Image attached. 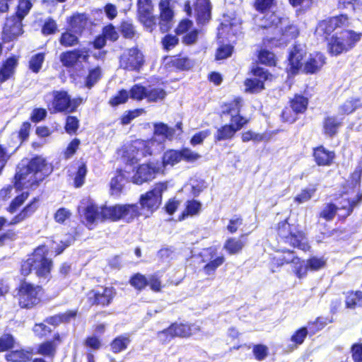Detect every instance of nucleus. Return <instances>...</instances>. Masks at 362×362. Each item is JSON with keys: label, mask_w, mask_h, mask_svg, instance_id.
<instances>
[{"label": "nucleus", "mask_w": 362, "mask_h": 362, "mask_svg": "<svg viewBox=\"0 0 362 362\" xmlns=\"http://www.w3.org/2000/svg\"><path fill=\"white\" fill-rule=\"evenodd\" d=\"M201 157L202 156L199 153L188 147H182L180 149L170 148L163 153L161 157V163L165 168L168 166L173 167L181 161L187 163H194L199 160Z\"/></svg>", "instance_id": "13"}, {"label": "nucleus", "mask_w": 362, "mask_h": 362, "mask_svg": "<svg viewBox=\"0 0 362 362\" xmlns=\"http://www.w3.org/2000/svg\"><path fill=\"white\" fill-rule=\"evenodd\" d=\"M137 18L139 22L149 32L157 26L156 16L153 15V5L151 0H137Z\"/></svg>", "instance_id": "16"}, {"label": "nucleus", "mask_w": 362, "mask_h": 362, "mask_svg": "<svg viewBox=\"0 0 362 362\" xmlns=\"http://www.w3.org/2000/svg\"><path fill=\"white\" fill-rule=\"evenodd\" d=\"M349 352L353 362H362V341L359 339L357 342L351 344Z\"/></svg>", "instance_id": "64"}, {"label": "nucleus", "mask_w": 362, "mask_h": 362, "mask_svg": "<svg viewBox=\"0 0 362 362\" xmlns=\"http://www.w3.org/2000/svg\"><path fill=\"white\" fill-rule=\"evenodd\" d=\"M247 236V233H242L238 238L235 237L227 238L223 244V249L229 255L240 253L246 244Z\"/></svg>", "instance_id": "35"}, {"label": "nucleus", "mask_w": 362, "mask_h": 362, "mask_svg": "<svg viewBox=\"0 0 362 362\" xmlns=\"http://www.w3.org/2000/svg\"><path fill=\"white\" fill-rule=\"evenodd\" d=\"M62 341V337L61 334L56 332L52 339L45 340L39 344L35 354L53 359L56 356L57 346Z\"/></svg>", "instance_id": "27"}, {"label": "nucleus", "mask_w": 362, "mask_h": 362, "mask_svg": "<svg viewBox=\"0 0 362 362\" xmlns=\"http://www.w3.org/2000/svg\"><path fill=\"white\" fill-rule=\"evenodd\" d=\"M48 255L49 248L45 243L37 246L27 259L21 260L19 274L23 277H27L34 271L38 278H47L54 266L52 259Z\"/></svg>", "instance_id": "4"}, {"label": "nucleus", "mask_w": 362, "mask_h": 362, "mask_svg": "<svg viewBox=\"0 0 362 362\" xmlns=\"http://www.w3.org/2000/svg\"><path fill=\"white\" fill-rule=\"evenodd\" d=\"M87 174V168L85 163H81L76 170L74 177V186L76 188L81 187L85 181V177Z\"/></svg>", "instance_id": "58"}, {"label": "nucleus", "mask_w": 362, "mask_h": 362, "mask_svg": "<svg viewBox=\"0 0 362 362\" xmlns=\"http://www.w3.org/2000/svg\"><path fill=\"white\" fill-rule=\"evenodd\" d=\"M327 64V57L320 52L310 53L305 60L303 74L315 75L319 74Z\"/></svg>", "instance_id": "24"}, {"label": "nucleus", "mask_w": 362, "mask_h": 362, "mask_svg": "<svg viewBox=\"0 0 362 362\" xmlns=\"http://www.w3.org/2000/svg\"><path fill=\"white\" fill-rule=\"evenodd\" d=\"M288 219L287 217L275 226L276 240L304 252H310L311 246L305 232L299 228L298 225L289 223Z\"/></svg>", "instance_id": "5"}, {"label": "nucleus", "mask_w": 362, "mask_h": 362, "mask_svg": "<svg viewBox=\"0 0 362 362\" xmlns=\"http://www.w3.org/2000/svg\"><path fill=\"white\" fill-rule=\"evenodd\" d=\"M16 346V339L10 333H4L0 336V353L11 351Z\"/></svg>", "instance_id": "52"}, {"label": "nucleus", "mask_w": 362, "mask_h": 362, "mask_svg": "<svg viewBox=\"0 0 362 362\" xmlns=\"http://www.w3.org/2000/svg\"><path fill=\"white\" fill-rule=\"evenodd\" d=\"M15 293L14 298L19 308L31 310L41 303L44 289L42 286L35 284L23 277L16 286Z\"/></svg>", "instance_id": "6"}, {"label": "nucleus", "mask_w": 362, "mask_h": 362, "mask_svg": "<svg viewBox=\"0 0 362 362\" xmlns=\"http://www.w3.org/2000/svg\"><path fill=\"white\" fill-rule=\"evenodd\" d=\"M171 0H160L159 8V26L163 33L168 32L172 26V22L175 16L174 11L170 6Z\"/></svg>", "instance_id": "26"}, {"label": "nucleus", "mask_w": 362, "mask_h": 362, "mask_svg": "<svg viewBox=\"0 0 362 362\" xmlns=\"http://www.w3.org/2000/svg\"><path fill=\"white\" fill-rule=\"evenodd\" d=\"M52 99L47 103V109L51 114L58 112L71 113L76 110L77 105L71 100L66 90H54Z\"/></svg>", "instance_id": "15"}, {"label": "nucleus", "mask_w": 362, "mask_h": 362, "mask_svg": "<svg viewBox=\"0 0 362 362\" xmlns=\"http://www.w3.org/2000/svg\"><path fill=\"white\" fill-rule=\"evenodd\" d=\"M52 171L51 165L41 156L35 155L25 163L23 160L16 166L12 185L1 189V193L9 194L12 187L16 192H21L25 189H35Z\"/></svg>", "instance_id": "1"}, {"label": "nucleus", "mask_w": 362, "mask_h": 362, "mask_svg": "<svg viewBox=\"0 0 362 362\" xmlns=\"http://www.w3.org/2000/svg\"><path fill=\"white\" fill-rule=\"evenodd\" d=\"M21 20L16 17L8 18L3 29V40L9 42L22 33Z\"/></svg>", "instance_id": "30"}, {"label": "nucleus", "mask_w": 362, "mask_h": 362, "mask_svg": "<svg viewBox=\"0 0 362 362\" xmlns=\"http://www.w3.org/2000/svg\"><path fill=\"white\" fill-rule=\"evenodd\" d=\"M119 38L117 30L112 23L104 26L100 35L92 41V45H105L107 40L115 42Z\"/></svg>", "instance_id": "37"}, {"label": "nucleus", "mask_w": 362, "mask_h": 362, "mask_svg": "<svg viewBox=\"0 0 362 362\" xmlns=\"http://www.w3.org/2000/svg\"><path fill=\"white\" fill-rule=\"evenodd\" d=\"M33 354L32 349H13L5 354L4 358L7 362H30Z\"/></svg>", "instance_id": "39"}, {"label": "nucleus", "mask_w": 362, "mask_h": 362, "mask_svg": "<svg viewBox=\"0 0 362 362\" xmlns=\"http://www.w3.org/2000/svg\"><path fill=\"white\" fill-rule=\"evenodd\" d=\"M287 104L281 112V119L284 123L293 124L297 121L299 115L308 110L309 98L301 93H296L289 98Z\"/></svg>", "instance_id": "11"}, {"label": "nucleus", "mask_w": 362, "mask_h": 362, "mask_svg": "<svg viewBox=\"0 0 362 362\" xmlns=\"http://www.w3.org/2000/svg\"><path fill=\"white\" fill-rule=\"evenodd\" d=\"M89 55L87 51L74 49L60 54V61L66 68L81 67L83 63H87Z\"/></svg>", "instance_id": "23"}, {"label": "nucleus", "mask_w": 362, "mask_h": 362, "mask_svg": "<svg viewBox=\"0 0 362 362\" xmlns=\"http://www.w3.org/2000/svg\"><path fill=\"white\" fill-rule=\"evenodd\" d=\"M115 294L116 291L113 287H101L94 292L92 304L101 307L107 306L112 301Z\"/></svg>", "instance_id": "34"}, {"label": "nucleus", "mask_w": 362, "mask_h": 362, "mask_svg": "<svg viewBox=\"0 0 362 362\" xmlns=\"http://www.w3.org/2000/svg\"><path fill=\"white\" fill-rule=\"evenodd\" d=\"M217 40L219 45H232L235 43L236 35L233 30V26L228 20L222 21L218 28Z\"/></svg>", "instance_id": "28"}, {"label": "nucleus", "mask_w": 362, "mask_h": 362, "mask_svg": "<svg viewBox=\"0 0 362 362\" xmlns=\"http://www.w3.org/2000/svg\"><path fill=\"white\" fill-rule=\"evenodd\" d=\"M202 203L199 200L194 199L187 200L184 210L178 216V221H182L188 216L198 215L202 210Z\"/></svg>", "instance_id": "41"}, {"label": "nucleus", "mask_w": 362, "mask_h": 362, "mask_svg": "<svg viewBox=\"0 0 362 362\" xmlns=\"http://www.w3.org/2000/svg\"><path fill=\"white\" fill-rule=\"evenodd\" d=\"M175 35H165L162 39V45H177L179 42L178 37H181L183 44L189 45L203 42L204 33L197 28H193V22L189 18H183L178 23L175 30Z\"/></svg>", "instance_id": "8"}, {"label": "nucleus", "mask_w": 362, "mask_h": 362, "mask_svg": "<svg viewBox=\"0 0 362 362\" xmlns=\"http://www.w3.org/2000/svg\"><path fill=\"white\" fill-rule=\"evenodd\" d=\"M45 323V322L35 323L33 327L35 335L40 339H45L52 332V329Z\"/></svg>", "instance_id": "59"}, {"label": "nucleus", "mask_w": 362, "mask_h": 362, "mask_svg": "<svg viewBox=\"0 0 362 362\" xmlns=\"http://www.w3.org/2000/svg\"><path fill=\"white\" fill-rule=\"evenodd\" d=\"M343 125L342 118H338L336 115L326 116L322 121V133L325 136L333 138Z\"/></svg>", "instance_id": "32"}, {"label": "nucleus", "mask_w": 362, "mask_h": 362, "mask_svg": "<svg viewBox=\"0 0 362 362\" xmlns=\"http://www.w3.org/2000/svg\"><path fill=\"white\" fill-rule=\"evenodd\" d=\"M248 74L252 77L244 80L245 93L255 94L265 89V82L272 81L273 74L267 69L253 63L248 71Z\"/></svg>", "instance_id": "10"}, {"label": "nucleus", "mask_w": 362, "mask_h": 362, "mask_svg": "<svg viewBox=\"0 0 362 362\" xmlns=\"http://www.w3.org/2000/svg\"><path fill=\"white\" fill-rule=\"evenodd\" d=\"M316 192V187H313L312 188H305L301 189L300 192L297 194L294 198V202L300 204L310 200Z\"/></svg>", "instance_id": "63"}, {"label": "nucleus", "mask_w": 362, "mask_h": 362, "mask_svg": "<svg viewBox=\"0 0 362 362\" xmlns=\"http://www.w3.org/2000/svg\"><path fill=\"white\" fill-rule=\"evenodd\" d=\"M338 211V206L332 202L325 204L319 214V216L327 221H331L334 219Z\"/></svg>", "instance_id": "56"}, {"label": "nucleus", "mask_w": 362, "mask_h": 362, "mask_svg": "<svg viewBox=\"0 0 362 362\" xmlns=\"http://www.w3.org/2000/svg\"><path fill=\"white\" fill-rule=\"evenodd\" d=\"M278 31L276 34L277 41L273 44H266V45H274L277 43L288 44L291 42L292 40H295L299 35V30L296 25H287L284 30L281 33V37H279L280 30L279 26L277 27Z\"/></svg>", "instance_id": "40"}, {"label": "nucleus", "mask_w": 362, "mask_h": 362, "mask_svg": "<svg viewBox=\"0 0 362 362\" xmlns=\"http://www.w3.org/2000/svg\"><path fill=\"white\" fill-rule=\"evenodd\" d=\"M175 134V128L170 127L163 122L154 124L153 136L160 137L163 141L165 140L171 141L174 138Z\"/></svg>", "instance_id": "44"}, {"label": "nucleus", "mask_w": 362, "mask_h": 362, "mask_svg": "<svg viewBox=\"0 0 362 362\" xmlns=\"http://www.w3.org/2000/svg\"><path fill=\"white\" fill-rule=\"evenodd\" d=\"M243 106V99L240 96L235 97L232 100L223 103L221 105L222 115H240V110Z\"/></svg>", "instance_id": "43"}, {"label": "nucleus", "mask_w": 362, "mask_h": 362, "mask_svg": "<svg viewBox=\"0 0 362 362\" xmlns=\"http://www.w3.org/2000/svg\"><path fill=\"white\" fill-rule=\"evenodd\" d=\"M87 23V18L83 14H76L70 18L69 24L76 32L80 31Z\"/></svg>", "instance_id": "62"}, {"label": "nucleus", "mask_w": 362, "mask_h": 362, "mask_svg": "<svg viewBox=\"0 0 362 362\" xmlns=\"http://www.w3.org/2000/svg\"><path fill=\"white\" fill-rule=\"evenodd\" d=\"M250 119L241 115H232L230 123L221 125L217 129L214 135L215 142L230 141L233 139L235 134L246 126Z\"/></svg>", "instance_id": "14"}, {"label": "nucleus", "mask_w": 362, "mask_h": 362, "mask_svg": "<svg viewBox=\"0 0 362 362\" xmlns=\"http://www.w3.org/2000/svg\"><path fill=\"white\" fill-rule=\"evenodd\" d=\"M167 95L166 91L160 87L150 88L147 89V100L150 103H156L163 100Z\"/></svg>", "instance_id": "54"}, {"label": "nucleus", "mask_w": 362, "mask_h": 362, "mask_svg": "<svg viewBox=\"0 0 362 362\" xmlns=\"http://www.w3.org/2000/svg\"><path fill=\"white\" fill-rule=\"evenodd\" d=\"M204 251L206 252L208 258L202 259V262L205 263L202 271L208 276H214L218 268L225 263L226 258L223 255H218L215 247H207Z\"/></svg>", "instance_id": "20"}, {"label": "nucleus", "mask_w": 362, "mask_h": 362, "mask_svg": "<svg viewBox=\"0 0 362 362\" xmlns=\"http://www.w3.org/2000/svg\"><path fill=\"white\" fill-rule=\"evenodd\" d=\"M129 94L132 99L138 101L147 99V88L141 84L136 83L131 87Z\"/></svg>", "instance_id": "55"}, {"label": "nucleus", "mask_w": 362, "mask_h": 362, "mask_svg": "<svg viewBox=\"0 0 362 362\" xmlns=\"http://www.w3.org/2000/svg\"><path fill=\"white\" fill-rule=\"evenodd\" d=\"M319 28L322 30L327 45H354L362 37L361 33L347 29L332 34L336 29V25L330 17L321 21Z\"/></svg>", "instance_id": "7"}, {"label": "nucleus", "mask_w": 362, "mask_h": 362, "mask_svg": "<svg viewBox=\"0 0 362 362\" xmlns=\"http://www.w3.org/2000/svg\"><path fill=\"white\" fill-rule=\"evenodd\" d=\"M18 65V56L11 55L4 60L0 66V83H4L13 77Z\"/></svg>", "instance_id": "36"}, {"label": "nucleus", "mask_w": 362, "mask_h": 362, "mask_svg": "<svg viewBox=\"0 0 362 362\" xmlns=\"http://www.w3.org/2000/svg\"><path fill=\"white\" fill-rule=\"evenodd\" d=\"M257 60L255 62L257 64H262L269 67H274L277 65V57L276 54L267 49L262 48L257 52Z\"/></svg>", "instance_id": "42"}, {"label": "nucleus", "mask_w": 362, "mask_h": 362, "mask_svg": "<svg viewBox=\"0 0 362 362\" xmlns=\"http://www.w3.org/2000/svg\"><path fill=\"white\" fill-rule=\"evenodd\" d=\"M130 343L131 339L128 334L118 335L110 342V350L114 354H119L125 351Z\"/></svg>", "instance_id": "47"}, {"label": "nucleus", "mask_w": 362, "mask_h": 362, "mask_svg": "<svg viewBox=\"0 0 362 362\" xmlns=\"http://www.w3.org/2000/svg\"><path fill=\"white\" fill-rule=\"evenodd\" d=\"M39 197H33L16 215L11 218L8 225L18 224L30 217L37 210L39 207Z\"/></svg>", "instance_id": "33"}, {"label": "nucleus", "mask_w": 362, "mask_h": 362, "mask_svg": "<svg viewBox=\"0 0 362 362\" xmlns=\"http://www.w3.org/2000/svg\"><path fill=\"white\" fill-rule=\"evenodd\" d=\"M306 264L309 270L316 272L324 268L326 266L327 262L322 257L312 256L307 259Z\"/></svg>", "instance_id": "61"}, {"label": "nucleus", "mask_w": 362, "mask_h": 362, "mask_svg": "<svg viewBox=\"0 0 362 362\" xmlns=\"http://www.w3.org/2000/svg\"><path fill=\"white\" fill-rule=\"evenodd\" d=\"M346 201L348 203V205L346 206V212H345L343 214H338L337 217L338 221L341 222L345 221L347 217L351 216V214L353 213L354 207L361 204V202H362V193L358 192L357 193L355 198H354L351 200H350L349 199H346Z\"/></svg>", "instance_id": "51"}, {"label": "nucleus", "mask_w": 362, "mask_h": 362, "mask_svg": "<svg viewBox=\"0 0 362 362\" xmlns=\"http://www.w3.org/2000/svg\"><path fill=\"white\" fill-rule=\"evenodd\" d=\"M78 215L81 221L85 224L90 223V198L87 197L82 199L77 208Z\"/></svg>", "instance_id": "46"}, {"label": "nucleus", "mask_w": 362, "mask_h": 362, "mask_svg": "<svg viewBox=\"0 0 362 362\" xmlns=\"http://www.w3.org/2000/svg\"><path fill=\"white\" fill-rule=\"evenodd\" d=\"M195 20L198 25H206L211 18V4L209 0H195L194 3Z\"/></svg>", "instance_id": "29"}, {"label": "nucleus", "mask_w": 362, "mask_h": 362, "mask_svg": "<svg viewBox=\"0 0 362 362\" xmlns=\"http://www.w3.org/2000/svg\"><path fill=\"white\" fill-rule=\"evenodd\" d=\"M129 284L137 291H143L147 286L154 292L161 291V281L156 275H151L149 279L141 273H136L131 276Z\"/></svg>", "instance_id": "19"}, {"label": "nucleus", "mask_w": 362, "mask_h": 362, "mask_svg": "<svg viewBox=\"0 0 362 362\" xmlns=\"http://www.w3.org/2000/svg\"><path fill=\"white\" fill-rule=\"evenodd\" d=\"M119 64L124 69L139 71L144 64V56L137 47H132L120 56Z\"/></svg>", "instance_id": "18"}, {"label": "nucleus", "mask_w": 362, "mask_h": 362, "mask_svg": "<svg viewBox=\"0 0 362 362\" xmlns=\"http://www.w3.org/2000/svg\"><path fill=\"white\" fill-rule=\"evenodd\" d=\"M333 322L332 317L318 316L314 320L308 321V327L310 336L323 329L328 324Z\"/></svg>", "instance_id": "45"}, {"label": "nucleus", "mask_w": 362, "mask_h": 362, "mask_svg": "<svg viewBox=\"0 0 362 362\" xmlns=\"http://www.w3.org/2000/svg\"><path fill=\"white\" fill-rule=\"evenodd\" d=\"M169 64L177 71H187L194 67L195 62L193 59L180 52L171 57Z\"/></svg>", "instance_id": "38"}, {"label": "nucleus", "mask_w": 362, "mask_h": 362, "mask_svg": "<svg viewBox=\"0 0 362 362\" xmlns=\"http://www.w3.org/2000/svg\"><path fill=\"white\" fill-rule=\"evenodd\" d=\"M345 305L349 309H355L357 307L362 306V291H348L345 297Z\"/></svg>", "instance_id": "48"}, {"label": "nucleus", "mask_w": 362, "mask_h": 362, "mask_svg": "<svg viewBox=\"0 0 362 362\" xmlns=\"http://www.w3.org/2000/svg\"><path fill=\"white\" fill-rule=\"evenodd\" d=\"M362 107V103L359 98H351L344 101L339 107L343 115H350L354 112L358 108Z\"/></svg>", "instance_id": "49"}, {"label": "nucleus", "mask_w": 362, "mask_h": 362, "mask_svg": "<svg viewBox=\"0 0 362 362\" xmlns=\"http://www.w3.org/2000/svg\"><path fill=\"white\" fill-rule=\"evenodd\" d=\"M129 98V91L125 89H121L115 95L111 97L109 103L111 106L116 107L127 103Z\"/></svg>", "instance_id": "60"}, {"label": "nucleus", "mask_w": 362, "mask_h": 362, "mask_svg": "<svg viewBox=\"0 0 362 362\" xmlns=\"http://www.w3.org/2000/svg\"><path fill=\"white\" fill-rule=\"evenodd\" d=\"M308 334H310L308 329L305 326L295 330L290 338L291 341L293 343V348L297 349L299 346L302 345Z\"/></svg>", "instance_id": "50"}, {"label": "nucleus", "mask_w": 362, "mask_h": 362, "mask_svg": "<svg viewBox=\"0 0 362 362\" xmlns=\"http://www.w3.org/2000/svg\"><path fill=\"white\" fill-rule=\"evenodd\" d=\"M284 253H287L288 255H293L292 258H287L284 255L279 256H274L270 259V268L272 272H276L279 271V269L284 267V265H287L289 264H298L301 262V259L298 256H294L295 253L294 250L290 249H284L281 250Z\"/></svg>", "instance_id": "31"}, {"label": "nucleus", "mask_w": 362, "mask_h": 362, "mask_svg": "<svg viewBox=\"0 0 362 362\" xmlns=\"http://www.w3.org/2000/svg\"><path fill=\"white\" fill-rule=\"evenodd\" d=\"M312 157L317 166L329 167L334 163L336 153L334 151L327 148L324 145L320 144L313 148Z\"/></svg>", "instance_id": "25"}, {"label": "nucleus", "mask_w": 362, "mask_h": 362, "mask_svg": "<svg viewBox=\"0 0 362 362\" xmlns=\"http://www.w3.org/2000/svg\"><path fill=\"white\" fill-rule=\"evenodd\" d=\"M305 55L306 52L305 51L298 47H293L287 57L288 66L286 72L289 75L296 76L300 73L303 74Z\"/></svg>", "instance_id": "21"}, {"label": "nucleus", "mask_w": 362, "mask_h": 362, "mask_svg": "<svg viewBox=\"0 0 362 362\" xmlns=\"http://www.w3.org/2000/svg\"><path fill=\"white\" fill-rule=\"evenodd\" d=\"M160 167L153 163L139 165L132 176V182L136 185H142L153 180L160 173Z\"/></svg>", "instance_id": "22"}, {"label": "nucleus", "mask_w": 362, "mask_h": 362, "mask_svg": "<svg viewBox=\"0 0 362 362\" xmlns=\"http://www.w3.org/2000/svg\"><path fill=\"white\" fill-rule=\"evenodd\" d=\"M30 195L29 192H22L16 196L10 202L6 208V211L10 214L15 213L20 206H21Z\"/></svg>", "instance_id": "53"}, {"label": "nucleus", "mask_w": 362, "mask_h": 362, "mask_svg": "<svg viewBox=\"0 0 362 362\" xmlns=\"http://www.w3.org/2000/svg\"><path fill=\"white\" fill-rule=\"evenodd\" d=\"M137 203L117 204L112 206H98L92 203V223L106 221L117 222L122 220L127 223H132L143 216Z\"/></svg>", "instance_id": "3"}, {"label": "nucleus", "mask_w": 362, "mask_h": 362, "mask_svg": "<svg viewBox=\"0 0 362 362\" xmlns=\"http://www.w3.org/2000/svg\"><path fill=\"white\" fill-rule=\"evenodd\" d=\"M154 144L155 140L153 139L136 141V145L134 146L131 152L125 156L127 163L133 165L138 163L141 158L152 156Z\"/></svg>", "instance_id": "17"}, {"label": "nucleus", "mask_w": 362, "mask_h": 362, "mask_svg": "<svg viewBox=\"0 0 362 362\" xmlns=\"http://www.w3.org/2000/svg\"><path fill=\"white\" fill-rule=\"evenodd\" d=\"M199 330L190 323L172 322L168 327L156 333L161 344H166L175 338L187 339Z\"/></svg>", "instance_id": "12"}, {"label": "nucleus", "mask_w": 362, "mask_h": 362, "mask_svg": "<svg viewBox=\"0 0 362 362\" xmlns=\"http://www.w3.org/2000/svg\"><path fill=\"white\" fill-rule=\"evenodd\" d=\"M166 186L163 182H157L153 187L141 194L139 198V209L145 218L150 217L162 204L163 192Z\"/></svg>", "instance_id": "9"}, {"label": "nucleus", "mask_w": 362, "mask_h": 362, "mask_svg": "<svg viewBox=\"0 0 362 362\" xmlns=\"http://www.w3.org/2000/svg\"><path fill=\"white\" fill-rule=\"evenodd\" d=\"M276 4V0H255L252 3L254 9L262 14V24L252 28L253 37L260 41L262 45L277 41V27L281 22V18L275 11H271Z\"/></svg>", "instance_id": "2"}, {"label": "nucleus", "mask_w": 362, "mask_h": 362, "mask_svg": "<svg viewBox=\"0 0 362 362\" xmlns=\"http://www.w3.org/2000/svg\"><path fill=\"white\" fill-rule=\"evenodd\" d=\"M45 54L44 52L37 53L33 55L28 62L29 69L33 73L37 74L42 69V64L45 61Z\"/></svg>", "instance_id": "57"}]
</instances>
